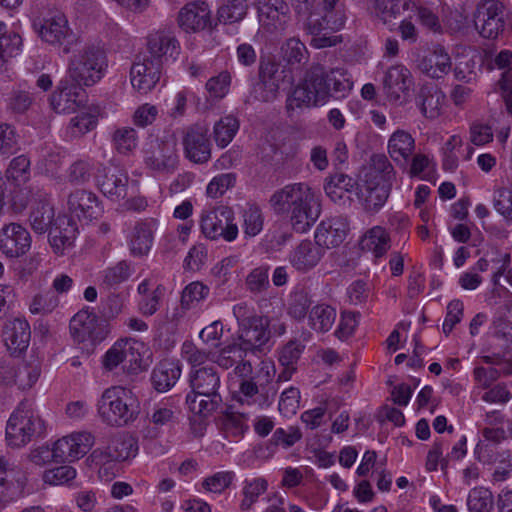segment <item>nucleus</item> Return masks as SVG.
<instances>
[{
  "label": "nucleus",
  "mask_w": 512,
  "mask_h": 512,
  "mask_svg": "<svg viewBox=\"0 0 512 512\" xmlns=\"http://www.w3.org/2000/svg\"><path fill=\"white\" fill-rule=\"evenodd\" d=\"M276 215H286L295 232H307L321 213L320 200L306 183H293L276 190L269 199Z\"/></svg>",
  "instance_id": "1"
},
{
  "label": "nucleus",
  "mask_w": 512,
  "mask_h": 512,
  "mask_svg": "<svg viewBox=\"0 0 512 512\" xmlns=\"http://www.w3.org/2000/svg\"><path fill=\"white\" fill-rule=\"evenodd\" d=\"M191 392L186 396V404L194 414L208 416L222 403L219 393L221 377L214 365L191 369L189 373Z\"/></svg>",
  "instance_id": "2"
},
{
  "label": "nucleus",
  "mask_w": 512,
  "mask_h": 512,
  "mask_svg": "<svg viewBox=\"0 0 512 512\" xmlns=\"http://www.w3.org/2000/svg\"><path fill=\"white\" fill-rule=\"evenodd\" d=\"M67 74L71 81L90 87L99 82L107 68V57L100 46L86 43L71 51Z\"/></svg>",
  "instance_id": "3"
},
{
  "label": "nucleus",
  "mask_w": 512,
  "mask_h": 512,
  "mask_svg": "<svg viewBox=\"0 0 512 512\" xmlns=\"http://www.w3.org/2000/svg\"><path fill=\"white\" fill-rule=\"evenodd\" d=\"M327 71L322 65H313L307 71L302 83L297 85L287 98L288 113L302 106H318L325 104L331 97L330 83L327 82Z\"/></svg>",
  "instance_id": "4"
},
{
  "label": "nucleus",
  "mask_w": 512,
  "mask_h": 512,
  "mask_svg": "<svg viewBox=\"0 0 512 512\" xmlns=\"http://www.w3.org/2000/svg\"><path fill=\"white\" fill-rule=\"evenodd\" d=\"M138 403L131 392L120 386L107 388L98 402L102 420L110 425L122 426L133 421L138 413Z\"/></svg>",
  "instance_id": "5"
},
{
  "label": "nucleus",
  "mask_w": 512,
  "mask_h": 512,
  "mask_svg": "<svg viewBox=\"0 0 512 512\" xmlns=\"http://www.w3.org/2000/svg\"><path fill=\"white\" fill-rule=\"evenodd\" d=\"M34 31L42 41L62 49L67 55L81 44V39L70 28L66 16L59 11L49 12L43 18L37 17L32 23Z\"/></svg>",
  "instance_id": "6"
},
{
  "label": "nucleus",
  "mask_w": 512,
  "mask_h": 512,
  "mask_svg": "<svg viewBox=\"0 0 512 512\" xmlns=\"http://www.w3.org/2000/svg\"><path fill=\"white\" fill-rule=\"evenodd\" d=\"M177 138L172 130H157L148 137L145 149V163L159 173H173L177 168Z\"/></svg>",
  "instance_id": "7"
},
{
  "label": "nucleus",
  "mask_w": 512,
  "mask_h": 512,
  "mask_svg": "<svg viewBox=\"0 0 512 512\" xmlns=\"http://www.w3.org/2000/svg\"><path fill=\"white\" fill-rule=\"evenodd\" d=\"M45 431L44 421L28 401H21L6 426V439L12 447H22Z\"/></svg>",
  "instance_id": "8"
},
{
  "label": "nucleus",
  "mask_w": 512,
  "mask_h": 512,
  "mask_svg": "<svg viewBox=\"0 0 512 512\" xmlns=\"http://www.w3.org/2000/svg\"><path fill=\"white\" fill-rule=\"evenodd\" d=\"M292 81L290 69L272 56L260 57L258 82L253 86L252 96L260 102H272L277 98L281 84Z\"/></svg>",
  "instance_id": "9"
},
{
  "label": "nucleus",
  "mask_w": 512,
  "mask_h": 512,
  "mask_svg": "<svg viewBox=\"0 0 512 512\" xmlns=\"http://www.w3.org/2000/svg\"><path fill=\"white\" fill-rule=\"evenodd\" d=\"M200 227L206 238L211 240L223 239L234 241L239 233L235 223V214L231 207L219 205L202 212Z\"/></svg>",
  "instance_id": "10"
},
{
  "label": "nucleus",
  "mask_w": 512,
  "mask_h": 512,
  "mask_svg": "<svg viewBox=\"0 0 512 512\" xmlns=\"http://www.w3.org/2000/svg\"><path fill=\"white\" fill-rule=\"evenodd\" d=\"M507 11L498 0H485L478 4L474 14L476 30L483 38L497 39L506 26Z\"/></svg>",
  "instance_id": "11"
},
{
  "label": "nucleus",
  "mask_w": 512,
  "mask_h": 512,
  "mask_svg": "<svg viewBox=\"0 0 512 512\" xmlns=\"http://www.w3.org/2000/svg\"><path fill=\"white\" fill-rule=\"evenodd\" d=\"M138 453V441L128 433H118L112 437L103 449H96L90 455L96 465H100L99 474L106 471L105 465L111 462L126 461Z\"/></svg>",
  "instance_id": "12"
},
{
  "label": "nucleus",
  "mask_w": 512,
  "mask_h": 512,
  "mask_svg": "<svg viewBox=\"0 0 512 512\" xmlns=\"http://www.w3.org/2000/svg\"><path fill=\"white\" fill-rule=\"evenodd\" d=\"M69 327L73 339L78 343L94 345L102 342L109 333L106 321L89 309L78 311L70 320Z\"/></svg>",
  "instance_id": "13"
},
{
  "label": "nucleus",
  "mask_w": 512,
  "mask_h": 512,
  "mask_svg": "<svg viewBox=\"0 0 512 512\" xmlns=\"http://www.w3.org/2000/svg\"><path fill=\"white\" fill-rule=\"evenodd\" d=\"M84 87L78 82L60 81L50 97L51 108L60 114H71L84 108L88 101Z\"/></svg>",
  "instance_id": "14"
},
{
  "label": "nucleus",
  "mask_w": 512,
  "mask_h": 512,
  "mask_svg": "<svg viewBox=\"0 0 512 512\" xmlns=\"http://www.w3.org/2000/svg\"><path fill=\"white\" fill-rule=\"evenodd\" d=\"M270 320L267 316L259 315L239 326L237 341L248 353L256 354L263 351L270 338Z\"/></svg>",
  "instance_id": "15"
},
{
  "label": "nucleus",
  "mask_w": 512,
  "mask_h": 512,
  "mask_svg": "<svg viewBox=\"0 0 512 512\" xmlns=\"http://www.w3.org/2000/svg\"><path fill=\"white\" fill-rule=\"evenodd\" d=\"M162 74V63L147 55H139L130 69V81L139 93L147 94L155 88Z\"/></svg>",
  "instance_id": "16"
},
{
  "label": "nucleus",
  "mask_w": 512,
  "mask_h": 512,
  "mask_svg": "<svg viewBox=\"0 0 512 512\" xmlns=\"http://www.w3.org/2000/svg\"><path fill=\"white\" fill-rule=\"evenodd\" d=\"M31 247L28 230L19 223L5 224L0 230V250L11 258L25 255Z\"/></svg>",
  "instance_id": "17"
},
{
  "label": "nucleus",
  "mask_w": 512,
  "mask_h": 512,
  "mask_svg": "<svg viewBox=\"0 0 512 512\" xmlns=\"http://www.w3.org/2000/svg\"><path fill=\"white\" fill-rule=\"evenodd\" d=\"M413 84L410 71L403 65L391 66L383 78V93L393 103H403Z\"/></svg>",
  "instance_id": "18"
},
{
  "label": "nucleus",
  "mask_w": 512,
  "mask_h": 512,
  "mask_svg": "<svg viewBox=\"0 0 512 512\" xmlns=\"http://www.w3.org/2000/svg\"><path fill=\"white\" fill-rule=\"evenodd\" d=\"M94 444L89 432H75L56 441V453L61 462H73L86 455Z\"/></svg>",
  "instance_id": "19"
},
{
  "label": "nucleus",
  "mask_w": 512,
  "mask_h": 512,
  "mask_svg": "<svg viewBox=\"0 0 512 512\" xmlns=\"http://www.w3.org/2000/svg\"><path fill=\"white\" fill-rule=\"evenodd\" d=\"M349 223L345 217L336 216L320 222L315 231V242L323 248H335L346 239Z\"/></svg>",
  "instance_id": "20"
},
{
  "label": "nucleus",
  "mask_w": 512,
  "mask_h": 512,
  "mask_svg": "<svg viewBox=\"0 0 512 512\" xmlns=\"http://www.w3.org/2000/svg\"><path fill=\"white\" fill-rule=\"evenodd\" d=\"M178 24L186 32H198L211 25V11L204 1L187 3L178 13Z\"/></svg>",
  "instance_id": "21"
},
{
  "label": "nucleus",
  "mask_w": 512,
  "mask_h": 512,
  "mask_svg": "<svg viewBox=\"0 0 512 512\" xmlns=\"http://www.w3.org/2000/svg\"><path fill=\"white\" fill-rule=\"evenodd\" d=\"M288 6L283 0H263L258 5V17L269 32L284 30L288 21Z\"/></svg>",
  "instance_id": "22"
},
{
  "label": "nucleus",
  "mask_w": 512,
  "mask_h": 512,
  "mask_svg": "<svg viewBox=\"0 0 512 512\" xmlns=\"http://www.w3.org/2000/svg\"><path fill=\"white\" fill-rule=\"evenodd\" d=\"M418 69L433 79L447 75L452 67L451 57L441 45H436L427 54L417 60Z\"/></svg>",
  "instance_id": "23"
},
{
  "label": "nucleus",
  "mask_w": 512,
  "mask_h": 512,
  "mask_svg": "<svg viewBox=\"0 0 512 512\" xmlns=\"http://www.w3.org/2000/svg\"><path fill=\"white\" fill-rule=\"evenodd\" d=\"M363 182L368 184L385 185L392 188L395 180V170L384 154H373L364 167Z\"/></svg>",
  "instance_id": "24"
},
{
  "label": "nucleus",
  "mask_w": 512,
  "mask_h": 512,
  "mask_svg": "<svg viewBox=\"0 0 512 512\" xmlns=\"http://www.w3.org/2000/svg\"><path fill=\"white\" fill-rule=\"evenodd\" d=\"M322 247L310 240L301 241L290 253L289 261L299 272H308L318 265L323 257Z\"/></svg>",
  "instance_id": "25"
},
{
  "label": "nucleus",
  "mask_w": 512,
  "mask_h": 512,
  "mask_svg": "<svg viewBox=\"0 0 512 512\" xmlns=\"http://www.w3.org/2000/svg\"><path fill=\"white\" fill-rule=\"evenodd\" d=\"M78 232L76 223L66 215L58 216L49 229V241L56 253L73 245Z\"/></svg>",
  "instance_id": "26"
},
{
  "label": "nucleus",
  "mask_w": 512,
  "mask_h": 512,
  "mask_svg": "<svg viewBox=\"0 0 512 512\" xmlns=\"http://www.w3.org/2000/svg\"><path fill=\"white\" fill-rule=\"evenodd\" d=\"M185 156L192 162L206 163L211 157L209 136L204 130H187L183 137Z\"/></svg>",
  "instance_id": "27"
},
{
  "label": "nucleus",
  "mask_w": 512,
  "mask_h": 512,
  "mask_svg": "<svg viewBox=\"0 0 512 512\" xmlns=\"http://www.w3.org/2000/svg\"><path fill=\"white\" fill-rule=\"evenodd\" d=\"M68 207L79 220H91L101 213L98 198L92 192L76 190L68 198Z\"/></svg>",
  "instance_id": "28"
},
{
  "label": "nucleus",
  "mask_w": 512,
  "mask_h": 512,
  "mask_svg": "<svg viewBox=\"0 0 512 512\" xmlns=\"http://www.w3.org/2000/svg\"><path fill=\"white\" fill-rule=\"evenodd\" d=\"M98 185L101 192L112 201H119L127 196L128 175L117 169H104L98 176Z\"/></svg>",
  "instance_id": "29"
},
{
  "label": "nucleus",
  "mask_w": 512,
  "mask_h": 512,
  "mask_svg": "<svg viewBox=\"0 0 512 512\" xmlns=\"http://www.w3.org/2000/svg\"><path fill=\"white\" fill-rule=\"evenodd\" d=\"M3 337L10 351L20 353L29 345L31 337L30 325L26 320L19 318L13 319L5 325Z\"/></svg>",
  "instance_id": "30"
},
{
  "label": "nucleus",
  "mask_w": 512,
  "mask_h": 512,
  "mask_svg": "<svg viewBox=\"0 0 512 512\" xmlns=\"http://www.w3.org/2000/svg\"><path fill=\"white\" fill-rule=\"evenodd\" d=\"M180 375L181 366L179 362L165 359L153 369L151 381L157 391L165 392L175 385Z\"/></svg>",
  "instance_id": "31"
},
{
  "label": "nucleus",
  "mask_w": 512,
  "mask_h": 512,
  "mask_svg": "<svg viewBox=\"0 0 512 512\" xmlns=\"http://www.w3.org/2000/svg\"><path fill=\"white\" fill-rule=\"evenodd\" d=\"M391 188L385 185L368 184L363 182L358 189L357 196L363 206L368 212L379 210L387 201Z\"/></svg>",
  "instance_id": "32"
},
{
  "label": "nucleus",
  "mask_w": 512,
  "mask_h": 512,
  "mask_svg": "<svg viewBox=\"0 0 512 512\" xmlns=\"http://www.w3.org/2000/svg\"><path fill=\"white\" fill-rule=\"evenodd\" d=\"M445 94L435 85H424L417 96L420 110L428 119L437 118L445 101Z\"/></svg>",
  "instance_id": "33"
},
{
  "label": "nucleus",
  "mask_w": 512,
  "mask_h": 512,
  "mask_svg": "<svg viewBox=\"0 0 512 512\" xmlns=\"http://www.w3.org/2000/svg\"><path fill=\"white\" fill-rule=\"evenodd\" d=\"M40 375L41 360L35 353H31L18 361L15 385L20 390H29L36 384Z\"/></svg>",
  "instance_id": "34"
},
{
  "label": "nucleus",
  "mask_w": 512,
  "mask_h": 512,
  "mask_svg": "<svg viewBox=\"0 0 512 512\" xmlns=\"http://www.w3.org/2000/svg\"><path fill=\"white\" fill-rule=\"evenodd\" d=\"M178 41L163 31H157L149 34L147 38L148 57L153 60L162 61L168 56L173 57L177 53ZM163 64V62H161Z\"/></svg>",
  "instance_id": "35"
},
{
  "label": "nucleus",
  "mask_w": 512,
  "mask_h": 512,
  "mask_svg": "<svg viewBox=\"0 0 512 512\" xmlns=\"http://www.w3.org/2000/svg\"><path fill=\"white\" fill-rule=\"evenodd\" d=\"M475 455L480 462L488 464L506 461V467H497L493 472L495 481H504L512 470V454L509 452L495 453L491 446L479 443L475 448Z\"/></svg>",
  "instance_id": "36"
},
{
  "label": "nucleus",
  "mask_w": 512,
  "mask_h": 512,
  "mask_svg": "<svg viewBox=\"0 0 512 512\" xmlns=\"http://www.w3.org/2000/svg\"><path fill=\"white\" fill-rule=\"evenodd\" d=\"M153 243V221L137 222L132 230L129 248L135 257L146 255Z\"/></svg>",
  "instance_id": "37"
},
{
  "label": "nucleus",
  "mask_w": 512,
  "mask_h": 512,
  "mask_svg": "<svg viewBox=\"0 0 512 512\" xmlns=\"http://www.w3.org/2000/svg\"><path fill=\"white\" fill-rule=\"evenodd\" d=\"M359 246L363 251H370L375 257H382L390 249V237L388 232L375 226L368 230L360 239Z\"/></svg>",
  "instance_id": "38"
},
{
  "label": "nucleus",
  "mask_w": 512,
  "mask_h": 512,
  "mask_svg": "<svg viewBox=\"0 0 512 512\" xmlns=\"http://www.w3.org/2000/svg\"><path fill=\"white\" fill-rule=\"evenodd\" d=\"M280 56L287 66L290 67V70L300 68L309 60V53L305 44L295 37L287 39L281 45Z\"/></svg>",
  "instance_id": "39"
},
{
  "label": "nucleus",
  "mask_w": 512,
  "mask_h": 512,
  "mask_svg": "<svg viewBox=\"0 0 512 512\" xmlns=\"http://www.w3.org/2000/svg\"><path fill=\"white\" fill-rule=\"evenodd\" d=\"M133 270L131 262L121 260L116 264L105 268L99 273L100 285L108 289L116 288L129 280Z\"/></svg>",
  "instance_id": "40"
},
{
  "label": "nucleus",
  "mask_w": 512,
  "mask_h": 512,
  "mask_svg": "<svg viewBox=\"0 0 512 512\" xmlns=\"http://www.w3.org/2000/svg\"><path fill=\"white\" fill-rule=\"evenodd\" d=\"M126 361H135L134 348L128 340H120L105 353L102 364L106 370L112 371Z\"/></svg>",
  "instance_id": "41"
},
{
  "label": "nucleus",
  "mask_w": 512,
  "mask_h": 512,
  "mask_svg": "<svg viewBox=\"0 0 512 512\" xmlns=\"http://www.w3.org/2000/svg\"><path fill=\"white\" fill-rule=\"evenodd\" d=\"M336 315V310L332 306L324 303L317 304L308 314V325L316 332L325 333L332 328Z\"/></svg>",
  "instance_id": "42"
},
{
  "label": "nucleus",
  "mask_w": 512,
  "mask_h": 512,
  "mask_svg": "<svg viewBox=\"0 0 512 512\" xmlns=\"http://www.w3.org/2000/svg\"><path fill=\"white\" fill-rule=\"evenodd\" d=\"M410 0H372V8L384 23L398 18L404 11L410 9Z\"/></svg>",
  "instance_id": "43"
},
{
  "label": "nucleus",
  "mask_w": 512,
  "mask_h": 512,
  "mask_svg": "<svg viewBox=\"0 0 512 512\" xmlns=\"http://www.w3.org/2000/svg\"><path fill=\"white\" fill-rule=\"evenodd\" d=\"M415 147L414 138L405 130H396L388 142V151L394 160H406Z\"/></svg>",
  "instance_id": "44"
},
{
  "label": "nucleus",
  "mask_w": 512,
  "mask_h": 512,
  "mask_svg": "<svg viewBox=\"0 0 512 512\" xmlns=\"http://www.w3.org/2000/svg\"><path fill=\"white\" fill-rule=\"evenodd\" d=\"M242 228L246 237H255L263 230L264 215L255 203H247L241 212Z\"/></svg>",
  "instance_id": "45"
},
{
  "label": "nucleus",
  "mask_w": 512,
  "mask_h": 512,
  "mask_svg": "<svg viewBox=\"0 0 512 512\" xmlns=\"http://www.w3.org/2000/svg\"><path fill=\"white\" fill-rule=\"evenodd\" d=\"M222 428L226 437H242L249 428L246 414L234 411L232 407H229L223 413Z\"/></svg>",
  "instance_id": "46"
},
{
  "label": "nucleus",
  "mask_w": 512,
  "mask_h": 512,
  "mask_svg": "<svg viewBox=\"0 0 512 512\" xmlns=\"http://www.w3.org/2000/svg\"><path fill=\"white\" fill-rule=\"evenodd\" d=\"M248 352L243 349L240 343L233 342L213 353L211 361L223 369H229L247 356Z\"/></svg>",
  "instance_id": "47"
},
{
  "label": "nucleus",
  "mask_w": 512,
  "mask_h": 512,
  "mask_svg": "<svg viewBox=\"0 0 512 512\" xmlns=\"http://www.w3.org/2000/svg\"><path fill=\"white\" fill-rule=\"evenodd\" d=\"M248 11L247 0H224L218 8V19L224 24H234L242 21Z\"/></svg>",
  "instance_id": "48"
},
{
  "label": "nucleus",
  "mask_w": 512,
  "mask_h": 512,
  "mask_svg": "<svg viewBox=\"0 0 512 512\" xmlns=\"http://www.w3.org/2000/svg\"><path fill=\"white\" fill-rule=\"evenodd\" d=\"M268 489V482L263 477L245 480L242 488L243 499L240 504L242 511H248L257 502L260 495Z\"/></svg>",
  "instance_id": "49"
},
{
  "label": "nucleus",
  "mask_w": 512,
  "mask_h": 512,
  "mask_svg": "<svg viewBox=\"0 0 512 512\" xmlns=\"http://www.w3.org/2000/svg\"><path fill=\"white\" fill-rule=\"evenodd\" d=\"M354 186L355 181L352 177L343 173H336L329 178L324 189L327 196L333 202H338L342 200L345 193L350 192Z\"/></svg>",
  "instance_id": "50"
},
{
  "label": "nucleus",
  "mask_w": 512,
  "mask_h": 512,
  "mask_svg": "<svg viewBox=\"0 0 512 512\" xmlns=\"http://www.w3.org/2000/svg\"><path fill=\"white\" fill-rule=\"evenodd\" d=\"M54 209L48 202H40L30 213V224L32 229L37 233H45L49 231L53 225Z\"/></svg>",
  "instance_id": "51"
},
{
  "label": "nucleus",
  "mask_w": 512,
  "mask_h": 512,
  "mask_svg": "<svg viewBox=\"0 0 512 512\" xmlns=\"http://www.w3.org/2000/svg\"><path fill=\"white\" fill-rule=\"evenodd\" d=\"M327 82L330 83L331 97L345 98L353 88V82L344 68H333L327 71Z\"/></svg>",
  "instance_id": "52"
},
{
  "label": "nucleus",
  "mask_w": 512,
  "mask_h": 512,
  "mask_svg": "<svg viewBox=\"0 0 512 512\" xmlns=\"http://www.w3.org/2000/svg\"><path fill=\"white\" fill-rule=\"evenodd\" d=\"M469 512H492L494 497L492 492L484 487H475L470 490L467 497Z\"/></svg>",
  "instance_id": "53"
},
{
  "label": "nucleus",
  "mask_w": 512,
  "mask_h": 512,
  "mask_svg": "<svg viewBox=\"0 0 512 512\" xmlns=\"http://www.w3.org/2000/svg\"><path fill=\"white\" fill-rule=\"evenodd\" d=\"M30 164V159L26 155L14 157L6 170L8 181L13 182L16 186L27 183L31 176Z\"/></svg>",
  "instance_id": "54"
},
{
  "label": "nucleus",
  "mask_w": 512,
  "mask_h": 512,
  "mask_svg": "<svg viewBox=\"0 0 512 512\" xmlns=\"http://www.w3.org/2000/svg\"><path fill=\"white\" fill-rule=\"evenodd\" d=\"M323 20L332 31H339L344 27L346 16L341 9L340 0H321Z\"/></svg>",
  "instance_id": "55"
},
{
  "label": "nucleus",
  "mask_w": 512,
  "mask_h": 512,
  "mask_svg": "<svg viewBox=\"0 0 512 512\" xmlns=\"http://www.w3.org/2000/svg\"><path fill=\"white\" fill-rule=\"evenodd\" d=\"M210 293V288L200 281L189 283L182 291L181 306L185 309L196 307L205 300Z\"/></svg>",
  "instance_id": "56"
},
{
  "label": "nucleus",
  "mask_w": 512,
  "mask_h": 512,
  "mask_svg": "<svg viewBox=\"0 0 512 512\" xmlns=\"http://www.w3.org/2000/svg\"><path fill=\"white\" fill-rule=\"evenodd\" d=\"M236 401L241 405H257L262 407L266 402V398L259 393V388L252 379H242Z\"/></svg>",
  "instance_id": "57"
},
{
  "label": "nucleus",
  "mask_w": 512,
  "mask_h": 512,
  "mask_svg": "<svg viewBox=\"0 0 512 512\" xmlns=\"http://www.w3.org/2000/svg\"><path fill=\"white\" fill-rule=\"evenodd\" d=\"M246 289L252 294H260L270 287L269 266L262 265L252 269L245 279Z\"/></svg>",
  "instance_id": "58"
},
{
  "label": "nucleus",
  "mask_w": 512,
  "mask_h": 512,
  "mask_svg": "<svg viewBox=\"0 0 512 512\" xmlns=\"http://www.w3.org/2000/svg\"><path fill=\"white\" fill-rule=\"evenodd\" d=\"M492 336L501 341L505 350L512 344V310L493 320Z\"/></svg>",
  "instance_id": "59"
},
{
  "label": "nucleus",
  "mask_w": 512,
  "mask_h": 512,
  "mask_svg": "<svg viewBox=\"0 0 512 512\" xmlns=\"http://www.w3.org/2000/svg\"><path fill=\"white\" fill-rule=\"evenodd\" d=\"M59 305V298L53 291L36 294L29 306L33 314L47 315L52 313Z\"/></svg>",
  "instance_id": "60"
},
{
  "label": "nucleus",
  "mask_w": 512,
  "mask_h": 512,
  "mask_svg": "<svg viewBox=\"0 0 512 512\" xmlns=\"http://www.w3.org/2000/svg\"><path fill=\"white\" fill-rule=\"evenodd\" d=\"M22 47V38L15 32L0 35V67L10 58L19 54Z\"/></svg>",
  "instance_id": "61"
},
{
  "label": "nucleus",
  "mask_w": 512,
  "mask_h": 512,
  "mask_svg": "<svg viewBox=\"0 0 512 512\" xmlns=\"http://www.w3.org/2000/svg\"><path fill=\"white\" fill-rule=\"evenodd\" d=\"M312 304L311 298L304 290H299L291 295L288 314L295 320H303Z\"/></svg>",
  "instance_id": "62"
},
{
  "label": "nucleus",
  "mask_w": 512,
  "mask_h": 512,
  "mask_svg": "<svg viewBox=\"0 0 512 512\" xmlns=\"http://www.w3.org/2000/svg\"><path fill=\"white\" fill-rule=\"evenodd\" d=\"M236 183V175L234 173H222L215 176L207 185L206 193L211 198H219L232 188Z\"/></svg>",
  "instance_id": "63"
},
{
  "label": "nucleus",
  "mask_w": 512,
  "mask_h": 512,
  "mask_svg": "<svg viewBox=\"0 0 512 512\" xmlns=\"http://www.w3.org/2000/svg\"><path fill=\"white\" fill-rule=\"evenodd\" d=\"M493 205L495 210L507 221H512V190L506 187L494 192Z\"/></svg>",
  "instance_id": "64"
}]
</instances>
